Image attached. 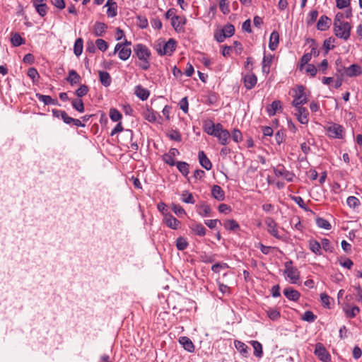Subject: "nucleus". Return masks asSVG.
Here are the masks:
<instances>
[{"mask_svg": "<svg viewBox=\"0 0 362 362\" xmlns=\"http://www.w3.org/2000/svg\"><path fill=\"white\" fill-rule=\"evenodd\" d=\"M134 52L141 61L138 66L143 70H148L150 68V57L151 55L150 49L143 44H136L134 46Z\"/></svg>", "mask_w": 362, "mask_h": 362, "instance_id": "1", "label": "nucleus"}, {"mask_svg": "<svg viewBox=\"0 0 362 362\" xmlns=\"http://www.w3.org/2000/svg\"><path fill=\"white\" fill-rule=\"evenodd\" d=\"M351 25L348 22L334 23L335 35L341 39L347 40L350 37Z\"/></svg>", "mask_w": 362, "mask_h": 362, "instance_id": "2", "label": "nucleus"}, {"mask_svg": "<svg viewBox=\"0 0 362 362\" xmlns=\"http://www.w3.org/2000/svg\"><path fill=\"white\" fill-rule=\"evenodd\" d=\"M327 135L332 139H342L345 136L344 127L337 123H330L325 127Z\"/></svg>", "mask_w": 362, "mask_h": 362, "instance_id": "3", "label": "nucleus"}, {"mask_svg": "<svg viewBox=\"0 0 362 362\" xmlns=\"http://www.w3.org/2000/svg\"><path fill=\"white\" fill-rule=\"evenodd\" d=\"M176 47V41L173 38L169 39L164 45L159 44L156 48L158 53L160 55H169L170 56L175 51Z\"/></svg>", "mask_w": 362, "mask_h": 362, "instance_id": "4", "label": "nucleus"}, {"mask_svg": "<svg viewBox=\"0 0 362 362\" xmlns=\"http://www.w3.org/2000/svg\"><path fill=\"white\" fill-rule=\"evenodd\" d=\"M294 99L292 102V105L295 107H298L305 104L308 102V96L305 93V88L303 86L297 87L296 95L293 96Z\"/></svg>", "mask_w": 362, "mask_h": 362, "instance_id": "5", "label": "nucleus"}, {"mask_svg": "<svg viewBox=\"0 0 362 362\" xmlns=\"http://www.w3.org/2000/svg\"><path fill=\"white\" fill-rule=\"evenodd\" d=\"M285 270L284 274L286 276L290 279L292 284H296V281L299 279L300 272L297 268L293 267L292 266V262H286L285 263Z\"/></svg>", "mask_w": 362, "mask_h": 362, "instance_id": "6", "label": "nucleus"}, {"mask_svg": "<svg viewBox=\"0 0 362 362\" xmlns=\"http://www.w3.org/2000/svg\"><path fill=\"white\" fill-rule=\"evenodd\" d=\"M216 132L214 136L218 138L219 143L222 145H226L230 139V133L227 129H223L221 123L216 124Z\"/></svg>", "mask_w": 362, "mask_h": 362, "instance_id": "7", "label": "nucleus"}, {"mask_svg": "<svg viewBox=\"0 0 362 362\" xmlns=\"http://www.w3.org/2000/svg\"><path fill=\"white\" fill-rule=\"evenodd\" d=\"M264 223L267 227L268 233L278 240H283V237L279 234L277 229V223L273 218L267 217Z\"/></svg>", "mask_w": 362, "mask_h": 362, "instance_id": "8", "label": "nucleus"}, {"mask_svg": "<svg viewBox=\"0 0 362 362\" xmlns=\"http://www.w3.org/2000/svg\"><path fill=\"white\" fill-rule=\"evenodd\" d=\"M118 52V57L121 60L126 61L127 60L132 54V49L130 47H126L121 45L120 43H117L115 47L112 54H110V56L115 54Z\"/></svg>", "mask_w": 362, "mask_h": 362, "instance_id": "9", "label": "nucleus"}, {"mask_svg": "<svg viewBox=\"0 0 362 362\" xmlns=\"http://www.w3.org/2000/svg\"><path fill=\"white\" fill-rule=\"evenodd\" d=\"M314 353L322 362H329L331 360L330 354L321 343H317L315 345Z\"/></svg>", "mask_w": 362, "mask_h": 362, "instance_id": "10", "label": "nucleus"}, {"mask_svg": "<svg viewBox=\"0 0 362 362\" xmlns=\"http://www.w3.org/2000/svg\"><path fill=\"white\" fill-rule=\"evenodd\" d=\"M273 170L276 176L282 177L288 182H292L293 180L294 174L287 170L283 165H278Z\"/></svg>", "mask_w": 362, "mask_h": 362, "instance_id": "11", "label": "nucleus"}, {"mask_svg": "<svg viewBox=\"0 0 362 362\" xmlns=\"http://www.w3.org/2000/svg\"><path fill=\"white\" fill-rule=\"evenodd\" d=\"M296 112L295 113V115H296L298 121L303 124H308V122L309 121L308 110L305 107H303L302 106L296 107Z\"/></svg>", "mask_w": 362, "mask_h": 362, "instance_id": "12", "label": "nucleus"}, {"mask_svg": "<svg viewBox=\"0 0 362 362\" xmlns=\"http://www.w3.org/2000/svg\"><path fill=\"white\" fill-rule=\"evenodd\" d=\"M344 69L345 75L349 77H355L362 74L361 67L356 64H351L350 66Z\"/></svg>", "mask_w": 362, "mask_h": 362, "instance_id": "13", "label": "nucleus"}, {"mask_svg": "<svg viewBox=\"0 0 362 362\" xmlns=\"http://www.w3.org/2000/svg\"><path fill=\"white\" fill-rule=\"evenodd\" d=\"M257 82V78L253 73H250L244 76V85L247 90H250L255 86Z\"/></svg>", "mask_w": 362, "mask_h": 362, "instance_id": "14", "label": "nucleus"}, {"mask_svg": "<svg viewBox=\"0 0 362 362\" xmlns=\"http://www.w3.org/2000/svg\"><path fill=\"white\" fill-rule=\"evenodd\" d=\"M332 21L327 16H322L317 21V28L319 30H327L331 25Z\"/></svg>", "mask_w": 362, "mask_h": 362, "instance_id": "15", "label": "nucleus"}, {"mask_svg": "<svg viewBox=\"0 0 362 362\" xmlns=\"http://www.w3.org/2000/svg\"><path fill=\"white\" fill-rule=\"evenodd\" d=\"M164 223L170 228L176 230L180 225V222L171 214H165Z\"/></svg>", "mask_w": 362, "mask_h": 362, "instance_id": "16", "label": "nucleus"}, {"mask_svg": "<svg viewBox=\"0 0 362 362\" xmlns=\"http://www.w3.org/2000/svg\"><path fill=\"white\" fill-rule=\"evenodd\" d=\"M198 158L200 165L204 168L206 170H209L212 168V163L210 160L207 158L204 151H201L198 153Z\"/></svg>", "mask_w": 362, "mask_h": 362, "instance_id": "17", "label": "nucleus"}, {"mask_svg": "<svg viewBox=\"0 0 362 362\" xmlns=\"http://www.w3.org/2000/svg\"><path fill=\"white\" fill-rule=\"evenodd\" d=\"M134 94L141 100H146L149 97L150 92L148 89L144 88L141 85L135 87Z\"/></svg>", "mask_w": 362, "mask_h": 362, "instance_id": "18", "label": "nucleus"}, {"mask_svg": "<svg viewBox=\"0 0 362 362\" xmlns=\"http://www.w3.org/2000/svg\"><path fill=\"white\" fill-rule=\"evenodd\" d=\"M36 97L40 101L42 102L45 105H60L57 99H53L49 95H42L40 93H37Z\"/></svg>", "mask_w": 362, "mask_h": 362, "instance_id": "19", "label": "nucleus"}, {"mask_svg": "<svg viewBox=\"0 0 362 362\" xmlns=\"http://www.w3.org/2000/svg\"><path fill=\"white\" fill-rule=\"evenodd\" d=\"M282 109L281 102L279 100H274L272 104L266 107V110L269 116H274L278 110Z\"/></svg>", "mask_w": 362, "mask_h": 362, "instance_id": "20", "label": "nucleus"}, {"mask_svg": "<svg viewBox=\"0 0 362 362\" xmlns=\"http://www.w3.org/2000/svg\"><path fill=\"white\" fill-rule=\"evenodd\" d=\"M189 228L194 232V234L200 237L204 236L206 235V230L202 223L196 222L192 223L189 226Z\"/></svg>", "mask_w": 362, "mask_h": 362, "instance_id": "21", "label": "nucleus"}, {"mask_svg": "<svg viewBox=\"0 0 362 362\" xmlns=\"http://www.w3.org/2000/svg\"><path fill=\"white\" fill-rule=\"evenodd\" d=\"M212 197L218 201H223L225 192L219 185H214L211 189Z\"/></svg>", "mask_w": 362, "mask_h": 362, "instance_id": "22", "label": "nucleus"}, {"mask_svg": "<svg viewBox=\"0 0 362 362\" xmlns=\"http://www.w3.org/2000/svg\"><path fill=\"white\" fill-rule=\"evenodd\" d=\"M107 29V26L104 23L96 22L93 26V34L95 36H103Z\"/></svg>", "mask_w": 362, "mask_h": 362, "instance_id": "23", "label": "nucleus"}, {"mask_svg": "<svg viewBox=\"0 0 362 362\" xmlns=\"http://www.w3.org/2000/svg\"><path fill=\"white\" fill-rule=\"evenodd\" d=\"M284 294L288 299L293 301H297L300 296V293L298 291L291 288H285L284 290Z\"/></svg>", "mask_w": 362, "mask_h": 362, "instance_id": "24", "label": "nucleus"}, {"mask_svg": "<svg viewBox=\"0 0 362 362\" xmlns=\"http://www.w3.org/2000/svg\"><path fill=\"white\" fill-rule=\"evenodd\" d=\"M279 42V35L277 31H273L269 38V47L271 50H275Z\"/></svg>", "mask_w": 362, "mask_h": 362, "instance_id": "25", "label": "nucleus"}, {"mask_svg": "<svg viewBox=\"0 0 362 362\" xmlns=\"http://www.w3.org/2000/svg\"><path fill=\"white\" fill-rule=\"evenodd\" d=\"M81 78L75 70H70L66 81L71 85L78 84L80 83Z\"/></svg>", "mask_w": 362, "mask_h": 362, "instance_id": "26", "label": "nucleus"}, {"mask_svg": "<svg viewBox=\"0 0 362 362\" xmlns=\"http://www.w3.org/2000/svg\"><path fill=\"white\" fill-rule=\"evenodd\" d=\"M99 78L100 83L105 87H108L112 82V78L110 74L107 71H99Z\"/></svg>", "mask_w": 362, "mask_h": 362, "instance_id": "27", "label": "nucleus"}, {"mask_svg": "<svg viewBox=\"0 0 362 362\" xmlns=\"http://www.w3.org/2000/svg\"><path fill=\"white\" fill-rule=\"evenodd\" d=\"M309 249L315 253L316 255H321V245L320 243L314 239L310 240L308 241Z\"/></svg>", "mask_w": 362, "mask_h": 362, "instance_id": "28", "label": "nucleus"}, {"mask_svg": "<svg viewBox=\"0 0 362 362\" xmlns=\"http://www.w3.org/2000/svg\"><path fill=\"white\" fill-rule=\"evenodd\" d=\"M197 213L202 217L209 216L211 211L210 206L204 202L197 205Z\"/></svg>", "mask_w": 362, "mask_h": 362, "instance_id": "29", "label": "nucleus"}, {"mask_svg": "<svg viewBox=\"0 0 362 362\" xmlns=\"http://www.w3.org/2000/svg\"><path fill=\"white\" fill-rule=\"evenodd\" d=\"M185 23L186 19L185 17L177 16L176 17H174V19H173L171 24L175 30H180Z\"/></svg>", "mask_w": 362, "mask_h": 362, "instance_id": "30", "label": "nucleus"}, {"mask_svg": "<svg viewBox=\"0 0 362 362\" xmlns=\"http://www.w3.org/2000/svg\"><path fill=\"white\" fill-rule=\"evenodd\" d=\"M273 56L272 54L264 55L262 60V71L265 74H268L270 71V66Z\"/></svg>", "mask_w": 362, "mask_h": 362, "instance_id": "31", "label": "nucleus"}, {"mask_svg": "<svg viewBox=\"0 0 362 362\" xmlns=\"http://www.w3.org/2000/svg\"><path fill=\"white\" fill-rule=\"evenodd\" d=\"M180 342L182 344L184 349L189 352H193L194 346L192 341L187 337H181Z\"/></svg>", "mask_w": 362, "mask_h": 362, "instance_id": "32", "label": "nucleus"}, {"mask_svg": "<svg viewBox=\"0 0 362 362\" xmlns=\"http://www.w3.org/2000/svg\"><path fill=\"white\" fill-rule=\"evenodd\" d=\"M250 344L254 349V355L257 358H261L263 355L262 344L257 341H251Z\"/></svg>", "mask_w": 362, "mask_h": 362, "instance_id": "33", "label": "nucleus"}, {"mask_svg": "<svg viewBox=\"0 0 362 362\" xmlns=\"http://www.w3.org/2000/svg\"><path fill=\"white\" fill-rule=\"evenodd\" d=\"M83 48V41L82 38H78L76 40L74 47V54L78 57L82 54Z\"/></svg>", "mask_w": 362, "mask_h": 362, "instance_id": "34", "label": "nucleus"}, {"mask_svg": "<svg viewBox=\"0 0 362 362\" xmlns=\"http://www.w3.org/2000/svg\"><path fill=\"white\" fill-rule=\"evenodd\" d=\"M177 168L178 170L184 175L187 176L189 171V164L184 161H178L176 163Z\"/></svg>", "mask_w": 362, "mask_h": 362, "instance_id": "35", "label": "nucleus"}, {"mask_svg": "<svg viewBox=\"0 0 362 362\" xmlns=\"http://www.w3.org/2000/svg\"><path fill=\"white\" fill-rule=\"evenodd\" d=\"M11 42L14 47H18L25 43L24 39L18 33H12Z\"/></svg>", "mask_w": 362, "mask_h": 362, "instance_id": "36", "label": "nucleus"}, {"mask_svg": "<svg viewBox=\"0 0 362 362\" xmlns=\"http://www.w3.org/2000/svg\"><path fill=\"white\" fill-rule=\"evenodd\" d=\"M27 75L32 79L33 83L37 82L40 78V74H38L37 69L34 67H30L28 69Z\"/></svg>", "mask_w": 362, "mask_h": 362, "instance_id": "37", "label": "nucleus"}, {"mask_svg": "<svg viewBox=\"0 0 362 362\" xmlns=\"http://www.w3.org/2000/svg\"><path fill=\"white\" fill-rule=\"evenodd\" d=\"M72 107L79 112H84V105L81 99H74L71 101Z\"/></svg>", "mask_w": 362, "mask_h": 362, "instance_id": "38", "label": "nucleus"}, {"mask_svg": "<svg viewBox=\"0 0 362 362\" xmlns=\"http://www.w3.org/2000/svg\"><path fill=\"white\" fill-rule=\"evenodd\" d=\"M144 117L146 120L150 122H155L157 119V113L154 112L153 110L148 109L144 112Z\"/></svg>", "mask_w": 362, "mask_h": 362, "instance_id": "39", "label": "nucleus"}, {"mask_svg": "<svg viewBox=\"0 0 362 362\" xmlns=\"http://www.w3.org/2000/svg\"><path fill=\"white\" fill-rule=\"evenodd\" d=\"M316 224L319 228L329 230L331 228V224L328 221L323 218H316Z\"/></svg>", "mask_w": 362, "mask_h": 362, "instance_id": "40", "label": "nucleus"}, {"mask_svg": "<svg viewBox=\"0 0 362 362\" xmlns=\"http://www.w3.org/2000/svg\"><path fill=\"white\" fill-rule=\"evenodd\" d=\"M320 245L321 248L322 247L326 252H332L334 251V247L331 244L330 241L327 238H322Z\"/></svg>", "mask_w": 362, "mask_h": 362, "instance_id": "41", "label": "nucleus"}, {"mask_svg": "<svg viewBox=\"0 0 362 362\" xmlns=\"http://www.w3.org/2000/svg\"><path fill=\"white\" fill-rule=\"evenodd\" d=\"M334 41L335 40L333 37H329L324 41L323 47L325 49V54H327L329 50L334 48V45H333Z\"/></svg>", "mask_w": 362, "mask_h": 362, "instance_id": "42", "label": "nucleus"}, {"mask_svg": "<svg viewBox=\"0 0 362 362\" xmlns=\"http://www.w3.org/2000/svg\"><path fill=\"white\" fill-rule=\"evenodd\" d=\"M188 246V242L185 238L179 237L176 240V247L179 250H184Z\"/></svg>", "mask_w": 362, "mask_h": 362, "instance_id": "43", "label": "nucleus"}, {"mask_svg": "<svg viewBox=\"0 0 362 362\" xmlns=\"http://www.w3.org/2000/svg\"><path fill=\"white\" fill-rule=\"evenodd\" d=\"M182 200L185 203L194 204L195 202L192 193L188 191H184L182 194Z\"/></svg>", "mask_w": 362, "mask_h": 362, "instance_id": "44", "label": "nucleus"}, {"mask_svg": "<svg viewBox=\"0 0 362 362\" xmlns=\"http://www.w3.org/2000/svg\"><path fill=\"white\" fill-rule=\"evenodd\" d=\"M52 115L54 117L59 118L61 117L64 122L66 123V119L68 118L67 113L64 110H59L57 109H53L52 110Z\"/></svg>", "mask_w": 362, "mask_h": 362, "instance_id": "45", "label": "nucleus"}, {"mask_svg": "<svg viewBox=\"0 0 362 362\" xmlns=\"http://www.w3.org/2000/svg\"><path fill=\"white\" fill-rule=\"evenodd\" d=\"M216 124H215L212 122L209 124H206L204 126V131L209 135L214 136L216 132Z\"/></svg>", "mask_w": 362, "mask_h": 362, "instance_id": "46", "label": "nucleus"}, {"mask_svg": "<svg viewBox=\"0 0 362 362\" xmlns=\"http://www.w3.org/2000/svg\"><path fill=\"white\" fill-rule=\"evenodd\" d=\"M110 117L113 122H118L122 119V115L115 108H111L110 110Z\"/></svg>", "mask_w": 362, "mask_h": 362, "instance_id": "47", "label": "nucleus"}, {"mask_svg": "<svg viewBox=\"0 0 362 362\" xmlns=\"http://www.w3.org/2000/svg\"><path fill=\"white\" fill-rule=\"evenodd\" d=\"M316 318L317 316L315 315L314 313L310 310L305 311L301 317L303 320L308 322H314L316 320Z\"/></svg>", "mask_w": 362, "mask_h": 362, "instance_id": "48", "label": "nucleus"}, {"mask_svg": "<svg viewBox=\"0 0 362 362\" xmlns=\"http://www.w3.org/2000/svg\"><path fill=\"white\" fill-rule=\"evenodd\" d=\"M267 316L272 320H276L280 317V312L274 308H269L267 310Z\"/></svg>", "mask_w": 362, "mask_h": 362, "instance_id": "49", "label": "nucleus"}, {"mask_svg": "<svg viewBox=\"0 0 362 362\" xmlns=\"http://www.w3.org/2000/svg\"><path fill=\"white\" fill-rule=\"evenodd\" d=\"M222 31L224 33L227 37H230L233 36L235 33V28L232 24H227L222 29Z\"/></svg>", "mask_w": 362, "mask_h": 362, "instance_id": "50", "label": "nucleus"}, {"mask_svg": "<svg viewBox=\"0 0 362 362\" xmlns=\"http://www.w3.org/2000/svg\"><path fill=\"white\" fill-rule=\"evenodd\" d=\"M167 135L171 140L175 141H180L182 140L181 134L177 130L172 129L167 134Z\"/></svg>", "mask_w": 362, "mask_h": 362, "instance_id": "51", "label": "nucleus"}, {"mask_svg": "<svg viewBox=\"0 0 362 362\" xmlns=\"http://www.w3.org/2000/svg\"><path fill=\"white\" fill-rule=\"evenodd\" d=\"M347 205L355 209L360 204L359 199L354 196H350L346 199Z\"/></svg>", "mask_w": 362, "mask_h": 362, "instance_id": "52", "label": "nucleus"}, {"mask_svg": "<svg viewBox=\"0 0 362 362\" xmlns=\"http://www.w3.org/2000/svg\"><path fill=\"white\" fill-rule=\"evenodd\" d=\"M107 7V16L108 18H113L117 16V4H112L110 6H105Z\"/></svg>", "mask_w": 362, "mask_h": 362, "instance_id": "53", "label": "nucleus"}, {"mask_svg": "<svg viewBox=\"0 0 362 362\" xmlns=\"http://www.w3.org/2000/svg\"><path fill=\"white\" fill-rule=\"evenodd\" d=\"M292 200H293L301 209H304L305 211H310V209L305 204L304 200L301 197H292Z\"/></svg>", "mask_w": 362, "mask_h": 362, "instance_id": "54", "label": "nucleus"}, {"mask_svg": "<svg viewBox=\"0 0 362 362\" xmlns=\"http://www.w3.org/2000/svg\"><path fill=\"white\" fill-rule=\"evenodd\" d=\"M224 227L226 229L235 230L239 228V225L235 220H228L224 223Z\"/></svg>", "mask_w": 362, "mask_h": 362, "instance_id": "55", "label": "nucleus"}, {"mask_svg": "<svg viewBox=\"0 0 362 362\" xmlns=\"http://www.w3.org/2000/svg\"><path fill=\"white\" fill-rule=\"evenodd\" d=\"M236 349L243 355L247 354V346L242 341H235Z\"/></svg>", "mask_w": 362, "mask_h": 362, "instance_id": "56", "label": "nucleus"}, {"mask_svg": "<svg viewBox=\"0 0 362 362\" xmlns=\"http://www.w3.org/2000/svg\"><path fill=\"white\" fill-rule=\"evenodd\" d=\"M95 45L98 49L102 52L106 51L108 48L107 42L103 39H97L95 40Z\"/></svg>", "mask_w": 362, "mask_h": 362, "instance_id": "57", "label": "nucleus"}, {"mask_svg": "<svg viewBox=\"0 0 362 362\" xmlns=\"http://www.w3.org/2000/svg\"><path fill=\"white\" fill-rule=\"evenodd\" d=\"M35 8L40 16L44 17L47 14V6L46 4H37Z\"/></svg>", "mask_w": 362, "mask_h": 362, "instance_id": "58", "label": "nucleus"}, {"mask_svg": "<svg viewBox=\"0 0 362 362\" xmlns=\"http://www.w3.org/2000/svg\"><path fill=\"white\" fill-rule=\"evenodd\" d=\"M88 90L89 88L86 85H81L80 87L76 90L75 93L78 97L81 98L86 95Z\"/></svg>", "mask_w": 362, "mask_h": 362, "instance_id": "59", "label": "nucleus"}, {"mask_svg": "<svg viewBox=\"0 0 362 362\" xmlns=\"http://www.w3.org/2000/svg\"><path fill=\"white\" fill-rule=\"evenodd\" d=\"M219 8H220V10L224 14H227L230 12L229 3L227 0H220L219 1Z\"/></svg>", "mask_w": 362, "mask_h": 362, "instance_id": "60", "label": "nucleus"}, {"mask_svg": "<svg viewBox=\"0 0 362 362\" xmlns=\"http://www.w3.org/2000/svg\"><path fill=\"white\" fill-rule=\"evenodd\" d=\"M360 310L357 306H354L350 309H346L345 310L346 316L351 318L354 317L358 313Z\"/></svg>", "mask_w": 362, "mask_h": 362, "instance_id": "61", "label": "nucleus"}, {"mask_svg": "<svg viewBox=\"0 0 362 362\" xmlns=\"http://www.w3.org/2000/svg\"><path fill=\"white\" fill-rule=\"evenodd\" d=\"M318 16V11L316 10L312 11L308 14V17L307 19V23L308 25L313 24L317 20Z\"/></svg>", "mask_w": 362, "mask_h": 362, "instance_id": "62", "label": "nucleus"}, {"mask_svg": "<svg viewBox=\"0 0 362 362\" xmlns=\"http://www.w3.org/2000/svg\"><path fill=\"white\" fill-rule=\"evenodd\" d=\"M66 124H73L74 126L76 127H85V124H83L80 119H74L69 116H68V118L66 119Z\"/></svg>", "mask_w": 362, "mask_h": 362, "instance_id": "63", "label": "nucleus"}, {"mask_svg": "<svg viewBox=\"0 0 362 362\" xmlns=\"http://www.w3.org/2000/svg\"><path fill=\"white\" fill-rule=\"evenodd\" d=\"M227 268H228V266L226 263H216L211 267V270L215 273H218L221 269Z\"/></svg>", "mask_w": 362, "mask_h": 362, "instance_id": "64", "label": "nucleus"}]
</instances>
